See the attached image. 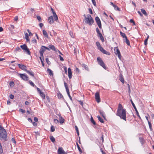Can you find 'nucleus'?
Here are the masks:
<instances>
[{
  "label": "nucleus",
  "mask_w": 154,
  "mask_h": 154,
  "mask_svg": "<svg viewBox=\"0 0 154 154\" xmlns=\"http://www.w3.org/2000/svg\"><path fill=\"white\" fill-rule=\"evenodd\" d=\"M116 115L119 116L121 119L126 121V109H124L122 105L120 103L118 105Z\"/></svg>",
  "instance_id": "obj_1"
},
{
  "label": "nucleus",
  "mask_w": 154,
  "mask_h": 154,
  "mask_svg": "<svg viewBox=\"0 0 154 154\" xmlns=\"http://www.w3.org/2000/svg\"><path fill=\"white\" fill-rule=\"evenodd\" d=\"M7 134L5 129L0 125V140L3 142L7 141Z\"/></svg>",
  "instance_id": "obj_2"
},
{
  "label": "nucleus",
  "mask_w": 154,
  "mask_h": 154,
  "mask_svg": "<svg viewBox=\"0 0 154 154\" xmlns=\"http://www.w3.org/2000/svg\"><path fill=\"white\" fill-rule=\"evenodd\" d=\"M85 18L84 20L85 23L91 26L94 23V20L91 16L89 14L87 15V17L85 15Z\"/></svg>",
  "instance_id": "obj_3"
},
{
  "label": "nucleus",
  "mask_w": 154,
  "mask_h": 154,
  "mask_svg": "<svg viewBox=\"0 0 154 154\" xmlns=\"http://www.w3.org/2000/svg\"><path fill=\"white\" fill-rule=\"evenodd\" d=\"M97 60L98 63L104 69H106L107 68L105 66V64L102 60L101 58L100 57H98L97 58Z\"/></svg>",
  "instance_id": "obj_4"
},
{
  "label": "nucleus",
  "mask_w": 154,
  "mask_h": 154,
  "mask_svg": "<svg viewBox=\"0 0 154 154\" xmlns=\"http://www.w3.org/2000/svg\"><path fill=\"white\" fill-rule=\"evenodd\" d=\"M20 48L23 50L24 52H26L28 54L30 55V53L29 49L28 48L26 44H24L20 46Z\"/></svg>",
  "instance_id": "obj_5"
},
{
  "label": "nucleus",
  "mask_w": 154,
  "mask_h": 154,
  "mask_svg": "<svg viewBox=\"0 0 154 154\" xmlns=\"http://www.w3.org/2000/svg\"><path fill=\"white\" fill-rule=\"evenodd\" d=\"M46 92H43L42 90H41L40 89H39V94L43 100H44L47 94H46Z\"/></svg>",
  "instance_id": "obj_6"
},
{
  "label": "nucleus",
  "mask_w": 154,
  "mask_h": 154,
  "mask_svg": "<svg viewBox=\"0 0 154 154\" xmlns=\"http://www.w3.org/2000/svg\"><path fill=\"white\" fill-rule=\"evenodd\" d=\"M95 20L99 27L100 29L102 28V25L100 20L98 17H97L95 18Z\"/></svg>",
  "instance_id": "obj_7"
},
{
  "label": "nucleus",
  "mask_w": 154,
  "mask_h": 154,
  "mask_svg": "<svg viewBox=\"0 0 154 154\" xmlns=\"http://www.w3.org/2000/svg\"><path fill=\"white\" fill-rule=\"evenodd\" d=\"M45 47L44 46H42L40 50L39 53L41 55V57H42L43 60H44L43 59V54L45 51L46 50Z\"/></svg>",
  "instance_id": "obj_8"
},
{
  "label": "nucleus",
  "mask_w": 154,
  "mask_h": 154,
  "mask_svg": "<svg viewBox=\"0 0 154 154\" xmlns=\"http://www.w3.org/2000/svg\"><path fill=\"white\" fill-rule=\"evenodd\" d=\"M115 53L116 55L117 54L118 57L121 60V55L120 51L117 47L115 48Z\"/></svg>",
  "instance_id": "obj_9"
},
{
  "label": "nucleus",
  "mask_w": 154,
  "mask_h": 154,
  "mask_svg": "<svg viewBox=\"0 0 154 154\" xmlns=\"http://www.w3.org/2000/svg\"><path fill=\"white\" fill-rule=\"evenodd\" d=\"M20 77L24 80L27 81L29 78L25 74H20Z\"/></svg>",
  "instance_id": "obj_10"
},
{
  "label": "nucleus",
  "mask_w": 154,
  "mask_h": 154,
  "mask_svg": "<svg viewBox=\"0 0 154 154\" xmlns=\"http://www.w3.org/2000/svg\"><path fill=\"white\" fill-rule=\"evenodd\" d=\"M95 99L97 103H99L100 101V97L99 93L98 92H97L95 94Z\"/></svg>",
  "instance_id": "obj_11"
},
{
  "label": "nucleus",
  "mask_w": 154,
  "mask_h": 154,
  "mask_svg": "<svg viewBox=\"0 0 154 154\" xmlns=\"http://www.w3.org/2000/svg\"><path fill=\"white\" fill-rule=\"evenodd\" d=\"M58 154H66V153L64 151L62 148L59 147L57 151Z\"/></svg>",
  "instance_id": "obj_12"
},
{
  "label": "nucleus",
  "mask_w": 154,
  "mask_h": 154,
  "mask_svg": "<svg viewBox=\"0 0 154 154\" xmlns=\"http://www.w3.org/2000/svg\"><path fill=\"white\" fill-rule=\"evenodd\" d=\"M99 50L104 54H106L108 55H110V53L106 51L102 47Z\"/></svg>",
  "instance_id": "obj_13"
},
{
  "label": "nucleus",
  "mask_w": 154,
  "mask_h": 154,
  "mask_svg": "<svg viewBox=\"0 0 154 154\" xmlns=\"http://www.w3.org/2000/svg\"><path fill=\"white\" fill-rule=\"evenodd\" d=\"M48 22L50 24L53 23H54V19L52 16H50L48 18Z\"/></svg>",
  "instance_id": "obj_14"
},
{
  "label": "nucleus",
  "mask_w": 154,
  "mask_h": 154,
  "mask_svg": "<svg viewBox=\"0 0 154 154\" xmlns=\"http://www.w3.org/2000/svg\"><path fill=\"white\" fill-rule=\"evenodd\" d=\"M19 67L22 70H25L26 71L27 69H26V66L24 65H21L20 64H18Z\"/></svg>",
  "instance_id": "obj_15"
},
{
  "label": "nucleus",
  "mask_w": 154,
  "mask_h": 154,
  "mask_svg": "<svg viewBox=\"0 0 154 154\" xmlns=\"http://www.w3.org/2000/svg\"><path fill=\"white\" fill-rule=\"evenodd\" d=\"M68 76L69 78V79H71L72 77V72L71 71V69L70 68H69L68 69Z\"/></svg>",
  "instance_id": "obj_16"
},
{
  "label": "nucleus",
  "mask_w": 154,
  "mask_h": 154,
  "mask_svg": "<svg viewBox=\"0 0 154 154\" xmlns=\"http://www.w3.org/2000/svg\"><path fill=\"white\" fill-rule=\"evenodd\" d=\"M119 80L123 83H124V80L122 74H121L119 76Z\"/></svg>",
  "instance_id": "obj_17"
},
{
  "label": "nucleus",
  "mask_w": 154,
  "mask_h": 154,
  "mask_svg": "<svg viewBox=\"0 0 154 154\" xmlns=\"http://www.w3.org/2000/svg\"><path fill=\"white\" fill-rule=\"evenodd\" d=\"M48 47L51 49L52 50H53L55 51L56 52H57V50L55 48L54 46V45H49L48 46Z\"/></svg>",
  "instance_id": "obj_18"
},
{
  "label": "nucleus",
  "mask_w": 154,
  "mask_h": 154,
  "mask_svg": "<svg viewBox=\"0 0 154 154\" xmlns=\"http://www.w3.org/2000/svg\"><path fill=\"white\" fill-rule=\"evenodd\" d=\"M99 112L100 114L103 116L104 119H106L105 116L104 115V112L103 110H99Z\"/></svg>",
  "instance_id": "obj_19"
},
{
  "label": "nucleus",
  "mask_w": 154,
  "mask_h": 154,
  "mask_svg": "<svg viewBox=\"0 0 154 154\" xmlns=\"http://www.w3.org/2000/svg\"><path fill=\"white\" fill-rule=\"evenodd\" d=\"M96 45L99 50L100 49L102 48L101 46L100 42H97L96 43Z\"/></svg>",
  "instance_id": "obj_20"
},
{
  "label": "nucleus",
  "mask_w": 154,
  "mask_h": 154,
  "mask_svg": "<svg viewBox=\"0 0 154 154\" xmlns=\"http://www.w3.org/2000/svg\"><path fill=\"white\" fill-rule=\"evenodd\" d=\"M64 119L61 116H59V122L60 124H63L64 122Z\"/></svg>",
  "instance_id": "obj_21"
},
{
  "label": "nucleus",
  "mask_w": 154,
  "mask_h": 154,
  "mask_svg": "<svg viewBox=\"0 0 154 154\" xmlns=\"http://www.w3.org/2000/svg\"><path fill=\"white\" fill-rule=\"evenodd\" d=\"M82 67H83L87 71H89V69L88 68V66L85 64H82Z\"/></svg>",
  "instance_id": "obj_22"
},
{
  "label": "nucleus",
  "mask_w": 154,
  "mask_h": 154,
  "mask_svg": "<svg viewBox=\"0 0 154 154\" xmlns=\"http://www.w3.org/2000/svg\"><path fill=\"white\" fill-rule=\"evenodd\" d=\"M42 32L44 36L46 38H48V35L45 29H43L42 30Z\"/></svg>",
  "instance_id": "obj_23"
},
{
  "label": "nucleus",
  "mask_w": 154,
  "mask_h": 154,
  "mask_svg": "<svg viewBox=\"0 0 154 154\" xmlns=\"http://www.w3.org/2000/svg\"><path fill=\"white\" fill-rule=\"evenodd\" d=\"M125 38V39H124V41L126 42V43L128 45H130V42L129 41L127 37H126Z\"/></svg>",
  "instance_id": "obj_24"
},
{
  "label": "nucleus",
  "mask_w": 154,
  "mask_h": 154,
  "mask_svg": "<svg viewBox=\"0 0 154 154\" xmlns=\"http://www.w3.org/2000/svg\"><path fill=\"white\" fill-rule=\"evenodd\" d=\"M57 96L59 99H64L61 93L60 92L57 93Z\"/></svg>",
  "instance_id": "obj_25"
},
{
  "label": "nucleus",
  "mask_w": 154,
  "mask_h": 154,
  "mask_svg": "<svg viewBox=\"0 0 154 154\" xmlns=\"http://www.w3.org/2000/svg\"><path fill=\"white\" fill-rule=\"evenodd\" d=\"M48 72L50 75H53L52 71L50 69L48 68L47 70Z\"/></svg>",
  "instance_id": "obj_26"
},
{
  "label": "nucleus",
  "mask_w": 154,
  "mask_h": 154,
  "mask_svg": "<svg viewBox=\"0 0 154 154\" xmlns=\"http://www.w3.org/2000/svg\"><path fill=\"white\" fill-rule=\"evenodd\" d=\"M25 38L26 39L27 42H29V38L28 34L27 33H25Z\"/></svg>",
  "instance_id": "obj_27"
},
{
  "label": "nucleus",
  "mask_w": 154,
  "mask_h": 154,
  "mask_svg": "<svg viewBox=\"0 0 154 154\" xmlns=\"http://www.w3.org/2000/svg\"><path fill=\"white\" fill-rule=\"evenodd\" d=\"M141 11L142 13L144 14L145 16H147L148 15L146 12L145 11V10L143 8H142L141 9Z\"/></svg>",
  "instance_id": "obj_28"
},
{
  "label": "nucleus",
  "mask_w": 154,
  "mask_h": 154,
  "mask_svg": "<svg viewBox=\"0 0 154 154\" xmlns=\"http://www.w3.org/2000/svg\"><path fill=\"white\" fill-rule=\"evenodd\" d=\"M139 139L140 142L143 145L145 143L144 139L141 137H139Z\"/></svg>",
  "instance_id": "obj_29"
},
{
  "label": "nucleus",
  "mask_w": 154,
  "mask_h": 154,
  "mask_svg": "<svg viewBox=\"0 0 154 154\" xmlns=\"http://www.w3.org/2000/svg\"><path fill=\"white\" fill-rule=\"evenodd\" d=\"M49 138L52 142L54 143L55 142V139L53 136L50 135L49 137Z\"/></svg>",
  "instance_id": "obj_30"
},
{
  "label": "nucleus",
  "mask_w": 154,
  "mask_h": 154,
  "mask_svg": "<svg viewBox=\"0 0 154 154\" xmlns=\"http://www.w3.org/2000/svg\"><path fill=\"white\" fill-rule=\"evenodd\" d=\"M26 72L28 74H29L30 75L34 76V74L33 72H30L29 70H26Z\"/></svg>",
  "instance_id": "obj_31"
},
{
  "label": "nucleus",
  "mask_w": 154,
  "mask_h": 154,
  "mask_svg": "<svg viewBox=\"0 0 154 154\" xmlns=\"http://www.w3.org/2000/svg\"><path fill=\"white\" fill-rule=\"evenodd\" d=\"M97 118H98L99 121L101 122L102 123H104V122L103 120L99 116H97Z\"/></svg>",
  "instance_id": "obj_32"
},
{
  "label": "nucleus",
  "mask_w": 154,
  "mask_h": 154,
  "mask_svg": "<svg viewBox=\"0 0 154 154\" xmlns=\"http://www.w3.org/2000/svg\"><path fill=\"white\" fill-rule=\"evenodd\" d=\"M113 7L114 8L115 10L116 11L117 10L119 11H121L120 8H119L117 5H115L113 6Z\"/></svg>",
  "instance_id": "obj_33"
},
{
  "label": "nucleus",
  "mask_w": 154,
  "mask_h": 154,
  "mask_svg": "<svg viewBox=\"0 0 154 154\" xmlns=\"http://www.w3.org/2000/svg\"><path fill=\"white\" fill-rule=\"evenodd\" d=\"M66 91L67 93V94L68 96L69 97L70 100L72 101V99L71 97V96L70 95L69 92V89H67V90H66Z\"/></svg>",
  "instance_id": "obj_34"
},
{
  "label": "nucleus",
  "mask_w": 154,
  "mask_h": 154,
  "mask_svg": "<svg viewBox=\"0 0 154 154\" xmlns=\"http://www.w3.org/2000/svg\"><path fill=\"white\" fill-rule=\"evenodd\" d=\"M149 37V35H148L146 38L145 39V40L144 41V44L145 45H146L147 44V41H148V39Z\"/></svg>",
  "instance_id": "obj_35"
},
{
  "label": "nucleus",
  "mask_w": 154,
  "mask_h": 154,
  "mask_svg": "<svg viewBox=\"0 0 154 154\" xmlns=\"http://www.w3.org/2000/svg\"><path fill=\"white\" fill-rule=\"evenodd\" d=\"M120 34L123 38H125L127 37L125 33H123L121 31L120 32Z\"/></svg>",
  "instance_id": "obj_36"
},
{
  "label": "nucleus",
  "mask_w": 154,
  "mask_h": 154,
  "mask_svg": "<svg viewBox=\"0 0 154 154\" xmlns=\"http://www.w3.org/2000/svg\"><path fill=\"white\" fill-rule=\"evenodd\" d=\"M91 122L94 125H96L95 121L94 120L93 118L91 117L90 119Z\"/></svg>",
  "instance_id": "obj_37"
},
{
  "label": "nucleus",
  "mask_w": 154,
  "mask_h": 154,
  "mask_svg": "<svg viewBox=\"0 0 154 154\" xmlns=\"http://www.w3.org/2000/svg\"><path fill=\"white\" fill-rule=\"evenodd\" d=\"M131 102V103L133 107L134 108V109H135V110L137 109V108H136V107L135 105V104H134V103H133V101H132V100L131 99L130 100Z\"/></svg>",
  "instance_id": "obj_38"
},
{
  "label": "nucleus",
  "mask_w": 154,
  "mask_h": 154,
  "mask_svg": "<svg viewBox=\"0 0 154 154\" xmlns=\"http://www.w3.org/2000/svg\"><path fill=\"white\" fill-rule=\"evenodd\" d=\"M148 123L149 127V129H150V131H152V125H151V123L149 121H148Z\"/></svg>",
  "instance_id": "obj_39"
},
{
  "label": "nucleus",
  "mask_w": 154,
  "mask_h": 154,
  "mask_svg": "<svg viewBox=\"0 0 154 154\" xmlns=\"http://www.w3.org/2000/svg\"><path fill=\"white\" fill-rule=\"evenodd\" d=\"M3 151L1 143H0V154L3 153Z\"/></svg>",
  "instance_id": "obj_40"
},
{
  "label": "nucleus",
  "mask_w": 154,
  "mask_h": 154,
  "mask_svg": "<svg viewBox=\"0 0 154 154\" xmlns=\"http://www.w3.org/2000/svg\"><path fill=\"white\" fill-rule=\"evenodd\" d=\"M135 110L136 111V114H137V116H138V117H139V119H140L141 120V119L139 115V112H138L137 109H136Z\"/></svg>",
  "instance_id": "obj_41"
},
{
  "label": "nucleus",
  "mask_w": 154,
  "mask_h": 154,
  "mask_svg": "<svg viewBox=\"0 0 154 154\" xmlns=\"http://www.w3.org/2000/svg\"><path fill=\"white\" fill-rule=\"evenodd\" d=\"M29 82L30 84L33 87L35 86V87H36V86L31 81H30V80L29 81Z\"/></svg>",
  "instance_id": "obj_42"
},
{
  "label": "nucleus",
  "mask_w": 154,
  "mask_h": 154,
  "mask_svg": "<svg viewBox=\"0 0 154 154\" xmlns=\"http://www.w3.org/2000/svg\"><path fill=\"white\" fill-rule=\"evenodd\" d=\"M9 85L11 87H13L14 85V82H10L9 83Z\"/></svg>",
  "instance_id": "obj_43"
},
{
  "label": "nucleus",
  "mask_w": 154,
  "mask_h": 154,
  "mask_svg": "<svg viewBox=\"0 0 154 154\" xmlns=\"http://www.w3.org/2000/svg\"><path fill=\"white\" fill-rule=\"evenodd\" d=\"M96 31L97 32V35H99V34L101 33L100 32V31L99 30V29L98 27H97L96 28Z\"/></svg>",
  "instance_id": "obj_44"
},
{
  "label": "nucleus",
  "mask_w": 154,
  "mask_h": 154,
  "mask_svg": "<svg viewBox=\"0 0 154 154\" xmlns=\"http://www.w3.org/2000/svg\"><path fill=\"white\" fill-rule=\"evenodd\" d=\"M55 131V128L53 126H51V132H54Z\"/></svg>",
  "instance_id": "obj_45"
},
{
  "label": "nucleus",
  "mask_w": 154,
  "mask_h": 154,
  "mask_svg": "<svg viewBox=\"0 0 154 154\" xmlns=\"http://www.w3.org/2000/svg\"><path fill=\"white\" fill-rule=\"evenodd\" d=\"M39 58H40V60H41V63H42V66H44V63H43V62L42 61V57H39Z\"/></svg>",
  "instance_id": "obj_46"
},
{
  "label": "nucleus",
  "mask_w": 154,
  "mask_h": 154,
  "mask_svg": "<svg viewBox=\"0 0 154 154\" xmlns=\"http://www.w3.org/2000/svg\"><path fill=\"white\" fill-rule=\"evenodd\" d=\"M130 22L131 23H133V24L134 25H136L135 23V22L134 21V20L133 19H131L130 20Z\"/></svg>",
  "instance_id": "obj_47"
},
{
  "label": "nucleus",
  "mask_w": 154,
  "mask_h": 154,
  "mask_svg": "<svg viewBox=\"0 0 154 154\" xmlns=\"http://www.w3.org/2000/svg\"><path fill=\"white\" fill-rule=\"evenodd\" d=\"M64 85L65 87L66 90H67V89H69L67 85V84L66 82H64Z\"/></svg>",
  "instance_id": "obj_48"
},
{
  "label": "nucleus",
  "mask_w": 154,
  "mask_h": 154,
  "mask_svg": "<svg viewBox=\"0 0 154 154\" xmlns=\"http://www.w3.org/2000/svg\"><path fill=\"white\" fill-rule=\"evenodd\" d=\"M76 144H77V146L78 148L79 151L80 152H82V150L77 143H76Z\"/></svg>",
  "instance_id": "obj_49"
},
{
  "label": "nucleus",
  "mask_w": 154,
  "mask_h": 154,
  "mask_svg": "<svg viewBox=\"0 0 154 154\" xmlns=\"http://www.w3.org/2000/svg\"><path fill=\"white\" fill-rule=\"evenodd\" d=\"M46 61L48 64L50 65L51 63L49 61V59L48 58H46L45 59Z\"/></svg>",
  "instance_id": "obj_50"
},
{
  "label": "nucleus",
  "mask_w": 154,
  "mask_h": 154,
  "mask_svg": "<svg viewBox=\"0 0 154 154\" xmlns=\"http://www.w3.org/2000/svg\"><path fill=\"white\" fill-rule=\"evenodd\" d=\"M19 111L20 112H21L22 113H24L25 112V111L22 109H20Z\"/></svg>",
  "instance_id": "obj_51"
},
{
  "label": "nucleus",
  "mask_w": 154,
  "mask_h": 154,
  "mask_svg": "<svg viewBox=\"0 0 154 154\" xmlns=\"http://www.w3.org/2000/svg\"><path fill=\"white\" fill-rule=\"evenodd\" d=\"M35 134H34V135L35 136V137L36 139H37V136L38 134V131L37 132H34Z\"/></svg>",
  "instance_id": "obj_52"
},
{
  "label": "nucleus",
  "mask_w": 154,
  "mask_h": 154,
  "mask_svg": "<svg viewBox=\"0 0 154 154\" xmlns=\"http://www.w3.org/2000/svg\"><path fill=\"white\" fill-rule=\"evenodd\" d=\"M91 1H92V2L93 5L94 6H96V2H95V0H91Z\"/></svg>",
  "instance_id": "obj_53"
},
{
  "label": "nucleus",
  "mask_w": 154,
  "mask_h": 154,
  "mask_svg": "<svg viewBox=\"0 0 154 154\" xmlns=\"http://www.w3.org/2000/svg\"><path fill=\"white\" fill-rule=\"evenodd\" d=\"M78 101L79 102V103L81 104V105L83 106V103L82 101L81 100H78Z\"/></svg>",
  "instance_id": "obj_54"
},
{
  "label": "nucleus",
  "mask_w": 154,
  "mask_h": 154,
  "mask_svg": "<svg viewBox=\"0 0 154 154\" xmlns=\"http://www.w3.org/2000/svg\"><path fill=\"white\" fill-rule=\"evenodd\" d=\"M54 17V20L55 21H57V20H58V18L57 17V15H55V16H53Z\"/></svg>",
  "instance_id": "obj_55"
},
{
  "label": "nucleus",
  "mask_w": 154,
  "mask_h": 154,
  "mask_svg": "<svg viewBox=\"0 0 154 154\" xmlns=\"http://www.w3.org/2000/svg\"><path fill=\"white\" fill-rule=\"evenodd\" d=\"M88 10H89V13L91 14H93V12H92V10L91 9V8H89L88 9Z\"/></svg>",
  "instance_id": "obj_56"
},
{
  "label": "nucleus",
  "mask_w": 154,
  "mask_h": 154,
  "mask_svg": "<svg viewBox=\"0 0 154 154\" xmlns=\"http://www.w3.org/2000/svg\"><path fill=\"white\" fill-rule=\"evenodd\" d=\"M9 97L11 99H13L14 97V95L12 94H11L10 95Z\"/></svg>",
  "instance_id": "obj_57"
},
{
  "label": "nucleus",
  "mask_w": 154,
  "mask_h": 154,
  "mask_svg": "<svg viewBox=\"0 0 154 154\" xmlns=\"http://www.w3.org/2000/svg\"><path fill=\"white\" fill-rule=\"evenodd\" d=\"M54 122L56 124L58 123L59 122V121L57 119H54Z\"/></svg>",
  "instance_id": "obj_58"
},
{
  "label": "nucleus",
  "mask_w": 154,
  "mask_h": 154,
  "mask_svg": "<svg viewBox=\"0 0 154 154\" xmlns=\"http://www.w3.org/2000/svg\"><path fill=\"white\" fill-rule=\"evenodd\" d=\"M101 139L102 140V142L103 143L104 142V139H103V134H102V135L101 137Z\"/></svg>",
  "instance_id": "obj_59"
},
{
  "label": "nucleus",
  "mask_w": 154,
  "mask_h": 154,
  "mask_svg": "<svg viewBox=\"0 0 154 154\" xmlns=\"http://www.w3.org/2000/svg\"><path fill=\"white\" fill-rule=\"evenodd\" d=\"M11 141L14 143H16V141L15 140V139L14 138H12L11 139Z\"/></svg>",
  "instance_id": "obj_60"
},
{
  "label": "nucleus",
  "mask_w": 154,
  "mask_h": 154,
  "mask_svg": "<svg viewBox=\"0 0 154 154\" xmlns=\"http://www.w3.org/2000/svg\"><path fill=\"white\" fill-rule=\"evenodd\" d=\"M27 31L29 33V34L30 36L32 35V34L31 32L29 31V29H28L27 30Z\"/></svg>",
  "instance_id": "obj_61"
},
{
  "label": "nucleus",
  "mask_w": 154,
  "mask_h": 154,
  "mask_svg": "<svg viewBox=\"0 0 154 154\" xmlns=\"http://www.w3.org/2000/svg\"><path fill=\"white\" fill-rule=\"evenodd\" d=\"M60 57V60L61 61H63L64 60V59L63 57H62L60 55H59Z\"/></svg>",
  "instance_id": "obj_62"
},
{
  "label": "nucleus",
  "mask_w": 154,
  "mask_h": 154,
  "mask_svg": "<svg viewBox=\"0 0 154 154\" xmlns=\"http://www.w3.org/2000/svg\"><path fill=\"white\" fill-rule=\"evenodd\" d=\"M100 38L102 42H104V39L103 36H102Z\"/></svg>",
  "instance_id": "obj_63"
},
{
  "label": "nucleus",
  "mask_w": 154,
  "mask_h": 154,
  "mask_svg": "<svg viewBox=\"0 0 154 154\" xmlns=\"http://www.w3.org/2000/svg\"><path fill=\"white\" fill-rule=\"evenodd\" d=\"M32 42L33 43H36L37 42V40L36 39H34L32 41Z\"/></svg>",
  "instance_id": "obj_64"
}]
</instances>
